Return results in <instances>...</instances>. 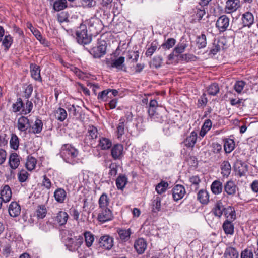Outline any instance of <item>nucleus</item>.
Returning <instances> with one entry per match:
<instances>
[{"instance_id":"nucleus-1","label":"nucleus","mask_w":258,"mask_h":258,"mask_svg":"<svg viewBox=\"0 0 258 258\" xmlns=\"http://www.w3.org/2000/svg\"><path fill=\"white\" fill-rule=\"evenodd\" d=\"M98 137V130L93 125H89L84 139V143L92 147H96V139Z\"/></svg>"},{"instance_id":"nucleus-2","label":"nucleus","mask_w":258,"mask_h":258,"mask_svg":"<svg viewBox=\"0 0 258 258\" xmlns=\"http://www.w3.org/2000/svg\"><path fill=\"white\" fill-rule=\"evenodd\" d=\"M76 39L80 44H88L91 41V36L87 34L85 25L81 24L76 31Z\"/></svg>"},{"instance_id":"nucleus-3","label":"nucleus","mask_w":258,"mask_h":258,"mask_svg":"<svg viewBox=\"0 0 258 258\" xmlns=\"http://www.w3.org/2000/svg\"><path fill=\"white\" fill-rule=\"evenodd\" d=\"M88 29L92 35L98 34L103 29L102 22L99 18L94 17L86 21Z\"/></svg>"},{"instance_id":"nucleus-4","label":"nucleus","mask_w":258,"mask_h":258,"mask_svg":"<svg viewBox=\"0 0 258 258\" xmlns=\"http://www.w3.org/2000/svg\"><path fill=\"white\" fill-rule=\"evenodd\" d=\"M61 156L67 159L76 158L78 155V151L71 145L67 144L63 145L60 150Z\"/></svg>"},{"instance_id":"nucleus-5","label":"nucleus","mask_w":258,"mask_h":258,"mask_svg":"<svg viewBox=\"0 0 258 258\" xmlns=\"http://www.w3.org/2000/svg\"><path fill=\"white\" fill-rule=\"evenodd\" d=\"M100 209V210L97 216V219L99 222L105 223L113 219V214L112 211L109 208H104Z\"/></svg>"},{"instance_id":"nucleus-6","label":"nucleus","mask_w":258,"mask_h":258,"mask_svg":"<svg viewBox=\"0 0 258 258\" xmlns=\"http://www.w3.org/2000/svg\"><path fill=\"white\" fill-rule=\"evenodd\" d=\"M99 245L103 249L109 250L113 246V238L109 235L102 236L99 240Z\"/></svg>"},{"instance_id":"nucleus-7","label":"nucleus","mask_w":258,"mask_h":258,"mask_svg":"<svg viewBox=\"0 0 258 258\" xmlns=\"http://www.w3.org/2000/svg\"><path fill=\"white\" fill-rule=\"evenodd\" d=\"M224 191L230 197H234L237 191L238 190V188L236 185L235 182L232 180H229L227 181L224 186Z\"/></svg>"},{"instance_id":"nucleus-8","label":"nucleus","mask_w":258,"mask_h":258,"mask_svg":"<svg viewBox=\"0 0 258 258\" xmlns=\"http://www.w3.org/2000/svg\"><path fill=\"white\" fill-rule=\"evenodd\" d=\"M229 25V19L225 15L219 17L216 23V26L220 32L225 31L227 29Z\"/></svg>"},{"instance_id":"nucleus-9","label":"nucleus","mask_w":258,"mask_h":258,"mask_svg":"<svg viewBox=\"0 0 258 258\" xmlns=\"http://www.w3.org/2000/svg\"><path fill=\"white\" fill-rule=\"evenodd\" d=\"M30 127L31 122L27 117L22 116L18 119L17 127L20 132H26Z\"/></svg>"},{"instance_id":"nucleus-10","label":"nucleus","mask_w":258,"mask_h":258,"mask_svg":"<svg viewBox=\"0 0 258 258\" xmlns=\"http://www.w3.org/2000/svg\"><path fill=\"white\" fill-rule=\"evenodd\" d=\"M172 191L173 198L175 201L181 199L186 193L184 187L179 184L175 185L173 188Z\"/></svg>"},{"instance_id":"nucleus-11","label":"nucleus","mask_w":258,"mask_h":258,"mask_svg":"<svg viewBox=\"0 0 258 258\" xmlns=\"http://www.w3.org/2000/svg\"><path fill=\"white\" fill-rule=\"evenodd\" d=\"M106 44L105 41H101L97 47H94L92 49V53L94 57L99 58L105 54L106 50Z\"/></svg>"},{"instance_id":"nucleus-12","label":"nucleus","mask_w":258,"mask_h":258,"mask_svg":"<svg viewBox=\"0 0 258 258\" xmlns=\"http://www.w3.org/2000/svg\"><path fill=\"white\" fill-rule=\"evenodd\" d=\"M226 208L224 207L222 200H218L215 204L214 207L212 210V212L215 216L220 218Z\"/></svg>"},{"instance_id":"nucleus-13","label":"nucleus","mask_w":258,"mask_h":258,"mask_svg":"<svg viewBox=\"0 0 258 258\" xmlns=\"http://www.w3.org/2000/svg\"><path fill=\"white\" fill-rule=\"evenodd\" d=\"M123 147L121 144L114 145L111 149V154L114 160L120 159L123 157Z\"/></svg>"},{"instance_id":"nucleus-14","label":"nucleus","mask_w":258,"mask_h":258,"mask_svg":"<svg viewBox=\"0 0 258 258\" xmlns=\"http://www.w3.org/2000/svg\"><path fill=\"white\" fill-rule=\"evenodd\" d=\"M147 244L144 238H138L135 241L134 247L137 252L139 254L143 253L147 248Z\"/></svg>"},{"instance_id":"nucleus-15","label":"nucleus","mask_w":258,"mask_h":258,"mask_svg":"<svg viewBox=\"0 0 258 258\" xmlns=\"http://www.w3.org/2000/svg\"><path fill=\"white\" fill-rule=\"evenodd\" d=\"M112 146V142L108 138L104 137H99L98 143H96V147L103 150H108Z\"/></svg>"},{"instance_id":"nucleus-16","label":"nucleus","mask_w":258,"mask_h":258,"mask_svg":"<svg viewBox=\"0 0 258 258\" xmlns=\"http://www.w3.org/2000/svg\"><path fill=\"white\" fill-rule=\"evenodd\" d=\"M239 6V0H228L226 3L225 11L226 13H231L235 11Z\"/></svg>"},{"instance_id":"nucleus-17","label":"nucleus","mask_w":258,"mask_h":258,"mask_svg":"<svg viewBox=\"0 0 258 258\" xmlns=\"http://www.w3.org/2000/svg\"><path fill=\"white\" fill-rule=\"evenodd\" d=\"M117 232L118 234L119 239L122 242H126L128 241L131 237L132 231L131 229L118 228Z\"/></svg>"},{"instance_id":"nucleus-18","label":"nucleus","mask_w":258,"mask_h":258,"mask_svg":"<svg viewBox=\"0 0 258 258\" xmlns=\"http://www.w3.org/2000/svg\"><path fill=\"white\" fill-rule=\"evenodd\" d=\"M8 211L10 216L16 217L20 214L21 207L18 203L12 202L9 205Z\"/></svg>"},{"instance_id":"nucleus-19","label":"nucleus","mask_w":258,"mask_h":258,"mask_svg":"<svg viewBox=\"0 0 258 258\" xmlns=\"http://www.w3.org/2000/svg\"><path fill=\"white\" fill-rule=\"evenodd\" d=\"M54 198L58 203H63L67 198V192L63 188H58L54 192Z\"/></svg>"},{"instance_id":"nucleus-20","label":"nucleus","mask_w":258,"mask_h":258,"mask_svg":"<svg viewBox=\"0 0 258 258\" xmlns=\"http://www.w3.org/2000/svg\"><path fill=\"white\" fill-rule=\"evenodd\" d=\"M43 122L42 120L39 118H37L34 123L30 127L28 132L30 133H33L35 134H39L41 132L43 128Z\"/></svg>"},{"instance_id":"nucleus-21","label":"nucleus","mask_w":258,"mask_h":258,"mask_svg":"<svg viewBox=\"0 0 258 258\" xmlns=\"http://www.w3.org/2000/svg\"><path fill=\"white\" fill-rule=\"evenodd\" d=\"M197 139V133L195 131H192L184 140L183 143L187 147H194L196 143Z\"/></svg>"},{"instance_id":"nucleus-22","label":"nucleus","mask_w":258,"mask_h":258,"mask_svg":"<svg viewBox=\"0 0 258 258\" xmlns=\"http://www.w3.org/2000/svg\"><path fill=\"white\" fill-rule=\"evenodd\" d=\"M69 218L68 213L65 211H60L55 217V221L60 226L64 225L66 224Z\"/></svg>"},{"instance_id":"nucleus-23","label":"nucleus","mask_w":258,"mask_h":258,"mask_svg":"<svg viewBox=\"0 0 258 258\" xmlns=\"http://www.w3.org/2000/svg\"><path fill=\"white\" fill-rule=\"evenodd\" d=\"M1 198L4 202H9L12 197V191L9 186L6 185L1 191Z\"/></svg>"},{"instance_id":"nucleus-24","label":"nucleus","mask_w":258,"mask_h":258,"mask_svg":"<svg viewBox=\"0 0 258 258\" xmlns=\"http://www.w3.org/2000/svg\"><path fill=\"white\" fill-rule=\"evenodd\" d=\"M226 220L234 221L236 219V212L234 208L231 206H228L223 212Z\"/></svg>"},{"instance_id":"nucleus-25","label":"nucleus","mask_w":258,"mask_h":258,"mask_svg":"<svg viewBox=\"0 0 258 258\" xmlns=\"http://www.w3.org/2000/svg\"><path fill=\"white\" fill-rule=\"evenodd\" d=\"M242 20L244 26L250 27L253 23L254 17L251 13L248 12L243 14Z\"/></svg>"},{"instance_id":"nucleus-26","label":"nucleus","mask_w":258,"mask_h":258,"mask_svg":"<svg viewBox=\"0 0 258 258\" xmlns=\"http://www.w3.org/2000/svg\"><path fill=\"white\" fill-rule=\"evenodd\" d=\"M223 188L222 183L218 180L214 181L211 185V191L215 195L221 194Z\"/></svg>"},{"instance_id":"nucleus-27","label":"nucleus","mask_w":258,"mask_h":258,"mask_svg":"<svg viewBox=\"0 0 258 258\" xmlns=\"http://www.w3.org/2000/svg\"><path fill=\"white\" fill-rule=\"evenodd\" d=\"M239 255L237 249L233 247H227L224 253L225 258H238Z\"/></svg>"},{"instance_id":"nucleus-28","label":"nucleus","mask_w":258,"mask_h":258,"mask_svg":"<svg viewBox=\"0 0 258 258\" xmlns=\"http://www.w3.org/2000/svg\"><path fill=\"white\" fill-rule=\"evenodd\" d=\"M198 200L202 204H207L209 201V195L205 189L200 190L198 194Z\"/></svg>"},{"instance_id":"nucleus-29","label":"nucleus","mask_w":258,"mask_h":258,"mask_svg":"<svg viewBox=\"0 0 258 258\" xmlns=\"http://www.w3.org/2000/svg\"><path fill=\"white\" fill-rule=\"evenodd\" d=\"M110 204V199L108 195L105 194H102L98 200V204L99 208H108Z\"/></svg>"},{"instance_id":"nucleus-30","label":"nucleus","mask_w":258,"mask_h":258,"mask_svg":"<svg viewBox=\"0 0 258 258\" xmlns=\"http://www.w3.org/2000/svg\"><path fill=\"white\" fill-rule=\"evenodd\" d=\"M30 69L32 77L35 80H41L39 67L36 64H31L30 65Z\"/></svg>"},{"instance_id":"nucleus-31","label":"nucleus","mask_w":258,"mask_h":258,"mask_svg":"<svg viewBox=\"0 0 258 258\" xmlns=\"http://www.w3.org/2000/svg\"><path fill=\"white\" fill-rule=\"evenodd\" d=\"M221 174L223 176L228 177L231 173V167L228 161H223L220 166Z\"/></svg>"},{"instance_id":"nucleus-32","label":"nucleus","mask_w":258,"mask_h":258,"mask_svg":"<svg viewBox=\"0 0 258 258\" xmlns=\"http://www.w3.org/2000/svg\"><path fill=\"white\" fill-rule=\"evenodd\" d=\"M233 221L225 220L222 225L223 230L226 234L232 235L234 233V226L232 222Z\"/></svg>"},{"instance_id":"nucleus-33","label":"nucleus","mask_w":258,"mask_h":258,"mask_svg":"<svg viewBox=\"0 0 258 258\" xmlns=\"http://www.w3.org/2000/svg\"><path fill=\"white\" fill-rule=\"evenodd\" d=\"M20 163V160L18 155L14 153H12L9 158V164L11 168L16 169Z\"/></svg>"},{"instance_id":"nucleus-34","label":"nucleus","mask_w":258,"mask_h":258,"mask_svg":"<svg viewBox=\"0 0 258 258\" xmlns=\"http://www.w3.org/2000/svg\"><path fill=\"white\" fill-rule=\"evenodd\" d=\"M127 182V178L124 175H120L116 180V185L118 189L122 190Z\"/></svg>"},{"instance_id":"nucleus-35","label":"nucleus","mask_w":258,"mask_h":258,"mask_svg":"<svg viewBox=\"0 0 258 258\" xmlns=\"http://www.w3.org/2000/svg\"><path fill=\"white\" fill-rule=\"evenodd\" d=\"M161 198L158 196H154L152 202V211L158 212L161 210Z\"/></svg>"},{"instance_id":"nucleus-36","label":"nucleus","mask_w":258,"mask_h":258,"mask_svg":"<svg viewBox=\"0 0 258 258\" xmlns=\"http://www.w3.org/2000/svg\"><path fill=\"white\" fill-rule=\"evenodd\" d=\"M54 115L55 118L58 120L63 121L67 118V113L65 109L59 107L55 110Z\"/></svg>"},{"instance_id":"nucleus-37","label":"nucleus","mask_w":258,"mask_h":258,"mask_svg":"<svg viewBox=\"0 0 258 258\" xmlns=\"http://www.w3.org/2000/svg\"><path fill=\"white\" fill-rule=\"evenodd\" d=\"M235 148V143L232 139H226L224 141V149L226 153H231Z\"/></svg>"},{"instance_id":"nucleus-38","label":"nucleus","mask_w":258,"mask_h":258,"mask_svg":"<svg viewBox=\"0 0 258 258\" xmlns=\"http://www.w3.org/2000/svg\"><path fill=\"white\" fill-rule=\"evenodd\" d=\"M111 63V68H115L119 70H121L123 66V63L124 62V57L120 56L119 58L112 60Z\"/></svg>"},{"instance_id":"nucleus-39","label":"nucleus","mask_w":258,"mask_h":258,"mask_svg":"<svg viewBox=\"0 0 258 258\" xmlns=\"http://www.w3.org/2000/svg\"><path fill=\"white\" fill-rule=\"evenodd\" d=\"M188 46L186 41L181 40L174 49V52L177 54H180L185 51L186 48Z\"/></svg>"},{"instance_id":"nucleus-40","label":"nucleus","mask_w":258,"mask_h":258,"mask_svg":"<svg viewBox=\"0 0 258 258\" xmlns=\"http://www.w3.org/2000/svg\"><path fill=\"white\" fill-rule=\"evenodd\" d=\"M99 101L106 102L112 98V95L110 94L108 89L100 92L97 97Z\"/></svg>"},{"instance_id":"nucleus-41","label":"nucleus","mask_w":258,"mask_h":258,"mask_svg":"<svg viewBox=\"0 0 258 258\" xmlns=\"http://www.w3.org/2000/svg\"><path fill=\"white\" fill-rule=\"evenodd\" d=\"M84 236L86 246L90 247L94 241V235L89 231H86L84 233Z\"/></svg>"},{"instance_id":"nucleus-42","label":"nucleus","mask_w":258,"mask_h":258,"mask_svg":"<svg viewBox=\"0 0 258 258\" xmlns=\"http://www.w3.org/2000/svg\"><path fill=\"white\" fill-rule=\"evenodd\" d=\"M36 163L37 160L35 158L28 156L25 164L26 167L28 170L32 171L35 168Z\"/></svg>"},{"instance_id":"nucleus-43","label":"nucleus","mask_w":258,"mask_h":258,"mask_svg":"<svg viewBox=\"0 0 258 258\" xmlns=\"http://www.w3.org/2000/svg\"><path fill=\"white\" fill-rule=\"evenodd\" d=\"M67 7L66 0H56L53 4V9L56 11H61Z\"/></svg>"},{"instance_id":"nucleus-44","label":"nucleus","mask_w":258,"mask_h":258,"mask_svg":"<svg viewBox=\"0 0 258 258\" xmlns=\"http://www.w3.org/2000/svg\"><path fill=\"white\" fill-rule=\"evenodd\" d=\"M168 183L165 181H161L156 186V191L158 194H162L166 191L168 187Z\"/></svg>"},{"instance_id":"nucleus-45","label":"nucleus","mask_w":258,"mask_h":258,"mask_svg":"<svg viewBox=\"0 0 258 258\" xmlns=\"http://www.w3.org/2000/svg\"><path fill=\"white\" fill-rule=\"evenodd\" d=\"M47 209L44 205H39L36 210V215L38 218L43 219L44 218L47 213Z\"/></svg>"},{"instance_id":"nucleus-46","label":"nucleus","mask_w":258,"mask_h":258,"mask_svg":"<svg viewBox=\"0 0 258 258\" xmlns=\"http://www.w3.org/2000/svg\"><path fill=\"white\" fill-rule=\"evenodd\" d=\"M10 144L11 148L14 150H17L19 145V138L16 134H12L10 141Z\"/></svg>"},{"instance_id":"nucleus-47","label":"nucleus","mask_w":258,"mask_h":258,"mask_svg":"<svg viewBox=\"0 0 258 258\" xmlns=\"http://www.w3.org/2000/svg\"><path fill=\"white\" fill-rule=\"evenodd\" d=\"M209 95L215 96L219 92V87L217 83L212 84L207 89Z\"/></svg>"},{"instance_id":"nucleus-48","label":"nucleus","mask_w":258,"mask_h":258,"mask_svg":"<svg viewBox=\"0 0 258 258\" xmlns=\"http://www.w3.org/2000/svg\"><path fill=\"white\" fill-rule=\"evenodd\" d=\"M197 44L199 48H204L206 46V37L205 34H202L198 37Z\"/></svg>"},{"instance_id":"nucleus-49","label":"nucleus","mask_w":258,"mask_h":258,"mask_svg":"<svg viewBox=\"0 0 258 258\" xmlns=\"http://www.w3.org/2000/svg\"><path fill=\"white\" fill-rule=\"evenodd\" d=\"M119 123L117 127V133L118 138H120L124 134V118H121L119 120Z\"/></svg>"},{"instance_id":"nucleus-50","label":"nucleus","mask_w":258,"mask_h":258,"mask_svg":"<svg viewBox=\"0 0 258 258\" xmlns=\"http://www.w3.org/2000/svg\"><path fill=\"white\" fill-rule=\"evenodd\" d=\"M176 43V40L175 39L170 38H168L165 43L162 44L161 47L165 49H169L171 48Z\"/></svg>"},{"instance_id":"nucleus-51","label":"nucleus","mask_w":258,"mask_h":258,"mask_svg":"<svg viewBox=\"0 0 258 258\" xmlns=\"http://www.w3.org/2000/svg\"><path fill=\"white\" fill-rule=\"evenodd\" d=\"M13 43V38L10 35H6L2 43L6 50H8Z\"/></svg>"},{"instance_id":"nucleus-52","label":"nucleus","mask_w":258,"mask_h":258,"mask_svg":"<svg viewBox=\"0 0 258 258\" xmlns=\"http://www.w3.org/2000/svg\"><path fill=\"white\" fill-rule=\"evenodd\" d=\"M24 107V104L21 98H18L17 101L13 104V111L14 112H17Z\"/></svg>"},{"instance_id":"nucleus-53","label":"nucleus","mask_w":258,"mask_h":258,"mask_svg":"<svg viewBox=\"0 0 258 258\" xmlns=\"http://www.w3.org/2000/svg\"><path fill=\"white\" fill-rule=\"evenodd\" d=\"M245 85V82L243 81H236L234 86V89L235 91L238 93H241Z\"/></svg>"},{"instance_id":"nucleus-54","label":"nucleus","mask_w":258,"mask_h":258,"mask_svg":"<svg viewBox=\"0 0 258 258\" xmlns=\"http://www.w3.org/2000/svg\"><path fill=\"white\" fill-rule=\"evenodd\" d=\"M118 165L115 163H112L109 165V175L112 177H115L118 171Z\"/></svg>"},{"instance_id":"nucleus-55","label":"nucleus","mask_w":258,"mask_h":258,"mask_svg":"<svg viewBox=\"0 0 258 258\" xmlns=\"http://www.w3.org/2000/svg\"><path fill=\"white\" fill-rule=\"evenodd\" d=\"M29 174L25 170H21L18 174L19 181L23 182L26 181L28 177Z\"/></svg>"},{"instance_id":"nucleus-56","label":"nucleus","mask_w":258,"mask_h":258,"mask_svg":"<svg viewBox=\"0 0 258 258\" xmlns=\"http://www.w3.org/2000/svg\"><path fill=\"white\" fill-rule=\"evenodd\" d=\"M42 186L45 187L47 190H49L51 186L52 183L51 180L47 177L46 175L43 176V180L42 181Z\"/></svg>"},{"instance_id":"nucleus-57","label":"nucleus","mask_w":258,"mask_h":258,"mask_svg":"<svg viewBox=\"0 0 258 258\" xmlns=\"http://www.w3.org/2000/svg\"><path fill=\"white\" fill-rule=\"evenodd\" d=\"M69 14L66 12H61L57 14V20L59 22H69Z\"/></svg>"},{"instance_id":"nucleus-58","label":"nucleus","mask_w":258,"mask_h":258,"mask_svg":"<svg viewBox=\"0 0 258 258\" xmlns=\"http://www.w3.org/2000/svg\"><path fill=\"white\" fill-rule=\"evenodd\" d=\"M157 48V43L155 42H152L151 44L150 47L147 49L146 52V55L147 56H151L154 52L156 50Z\"/></svg>"},{"instance_id":"nucleus-59","label":"nucleus","mask_w":258,"mask_h":258,"mask_svg":"<svg viewBox=\"0 0 258 258\" xmlns=\"http://www.w3.org/2000/svg\"><path fill=\"white\" fill-rule=\"evenodd\" d=\"M241 258H253V253L251 250L247 248L242 251L240 254Z\"/></svg>"},{"instance_id":"nucleus-60","label":"nucleus","mask_w":258,"mask_h":258,"mask_svg":"<svg viewBox=\"0 0 258 258\" xmlns=\"http://www.w3.org/2000/svg\"><path fill=\"white\" fill-rule=\"evenodd\" d=\"M190 182L196 186V188H199V183L201 182V179L198 175L192 176L189 178Z\"/></svg>"},{"instance_id":"nucleus-61","label":"nucleus","mask_w":258,"mask_h":258,"mask_svg":"<svg viewBox=\"0 0 258 258\" xmlns=\"http://www.w3.org/2000/svg\"><path fill=\"white\" fill-rule=\"evenodd\" d=\"M163 59L161 56H156L152 60L153 65L156 68L160 67L162 63Z\"/></svg>"},{"instance_id":"nucleus-62","label":"nucleus","mask_w":258,"mask_h":258,"mask_svg":"<svg viewBox=\"0 0 258 258\" xmlns=\"http://www.w3.org/2000/svg\"><path fill=\"white\" fill-rule=\"evenodd\" d=\"M82 5L84 7L92 8L96 6L95 0H82Z\"/></svg>"},{"instance_id":"nucleus-63","label":"nucleus","mask_w":258,"mask_h":258,"mask_svg":"<svg viewBox=\"0 0 258 258\" xmlns=\"http://www.w3.org/2000/svg\"><path fill=\"white\" fill-rule=\"evenodd\" d=\"M207 102L208 100L206 97V95L203 94L198 100V106L199 107L205 106L207 104Z\"/></svg>"},{"instance_id":"nucleus-64","label":"nucleus","mask_w":258,"mask_h":258,"mask_svg":"<svg viewBox=\"0 0 258 258\" xmlns=\"http://www.w3.org/2000/svg\"><path fill=\"white\" fill-rule=\"evenodd\" d=\"M222 150V146L220 144L213 143L212 144V151L215 154L219 153Z\"/></svg>"}]
</instances>
